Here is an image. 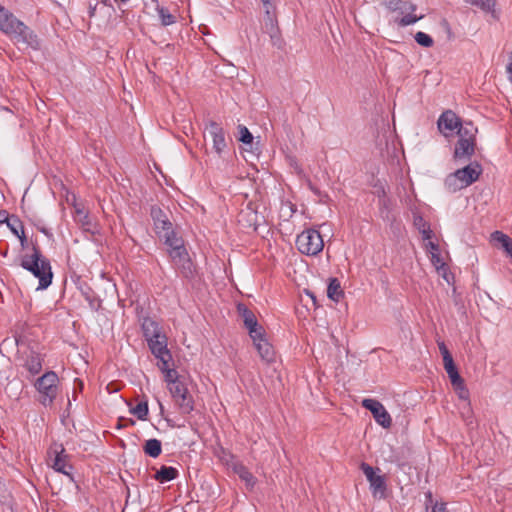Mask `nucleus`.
Instances as JSON below:
<instances>
[{"instance_id":"1","label":"nucleus","mask_w":512,"mask_h":512,"mask_svg":"<svg viewBox=\"0 0 512 512\" xmlns=\"http://www.w3.org/2000/svg\"><path fill=\"white\" fill-rule=\"evenodd\" d=\"M0 31L18 44L33 49L39 48V41L33 31L2 5H0Z\"/></svg>"},{"instance_id":"2","label":"nucleus","mask_w":512,"mask_h":512,"mask_svg":"<svg viewBox=\"0 0 512 512\" xmlns=\"http://www.w3.org/2000/svg\"><path fill=\"white\" fill-rule=\"evenodd\" d=\"M32 251L31 255H25L22 258L21 267L39 279L37 290L47 289L53 279L50 261L43 256L37 244L32 245Z\"/></svg>"},{"instance_id":"3","label":"nucleus","mask_w":512,"mask_h":512,"mask_svg":"<svg viewBox=\"0 0 512 512\" xmlns=\"http://www.w3.org/2000/svg\"><path fill=\"white\" fill-rule=\"evenodd\" d=\"M481 173V165L478 162H472L448 175L445 180V186L449 191L456 192L474 183Z\"/></svg>"},{"instance_id":"4","label":"nucleus","mask_w":512,"mask_h":512,"mask_svg":"<svg viewBox=\"0 0 512 512\" xmlns=\"http://www.w3.org/2000/svg\"><path fill=\"white\" fill-rule=\"evenodd\" d=\"M296 246L301 254L316 256L324 247L321 234L316 229H306L296 238Z\"/></svg>"},{"instance_id":"5","label":"nucleus","mask_w":512,"mask_h":512,"mask_svg":"<svg viewBox=\"0 0 512 512\" xmlns=\"http://www.w3.org/2000/svg\"><path fill=\"white\" fill-rule=\"evenodd\" d=\"M58 382V375L54 371H48L37 379L35 387L41 395L40 402L44 406L51 405L56 398Z\"/></svg>"},{"instance_id":"6","label":"nucleus","mask_w":512,"mask_h":512,"mask_svg":"<svg viewBox=\"0 0 512 512\" xmlns=\"http://www.w3.org/2000/svg\"><path fill=\"white\" fill-rule=\"evenodd\" d=\"M386 7L392 12H398L399 14L403 15L402 18H396L394 20V22L400 27H405L414 24L423 17H418L413 14V12L416 10V5L409 1L389 0L386 3Z\"/></svg>"},{"instance_id":"7","label":"nucleus","mask_w":512,"mask_h":512,"mask_svg":"<svg viewBox=\"0 0 512 512\" xmlns=\"http://www.w3.org/2000/svg\"><path fill=\"white\" fill-rule=\"evenodd\" d=\"M262 30L270 36L273 46L281 48L283 45V39L281 38L280 29L278 27V21L274 10H265L263 17Z\"/></svg>"},{"instance_id":"8","label":"nucleus","mask_w":512,"mask_h":512,"mask_svg":"<svg viewBox=\"0 0 512 512\" xmlns=\"http://www.w3.org/2000/svg\"><path fill=\"white\" fill-rule=\"evenodd\" d=\"M362 406L369 410L375 421L383 428H389L392 425V419L382 403L375 399H364Z\"/></svg>"},{"instance_id":"9","label":"nucleus","mask_w":512,"mask_h":512,"mask_svg":"<svg viewBox=\"0 0 512 512\" xmlns=\"http://www.w3.org/2000/svg\"><path fill=\"white\" fill-rule=\"evenodd\" d=\"M237 311L243 319L244 326L249 331L250 337L253 341H257L264 329L258 324L256 316L244 304H238Z\"/></svg>"},{"instance_id":"10","label":"nucleus","mask_w":512,"mask_h":512,"mask_svg":"<svg viewBox=\"0 0 512 512\" xmlns=\"http://www.w3.org/2000/svg\"><path fill=\"white\" fill-rule=\"evenodd\" d=\"M361 470L370 483V489L374 497H384L386 492V482L383 476L377 475L372 466L367 463L361 464Z\"/></svg>"},{"instance_id":"11","label":"nucleus","mask_w":512,"mask_h":512,"mask_svg":"<svg viewBox=\"0 0 512 512\" xmlns=\"http://www.w3.org/2000/svg\"><path fill=\"white\" fill-rule=\"evenodd\" d=\"M437 126L441 134L450 137L461 126V119L452 110H446L440 115Z\"/></svg>"},{"instance_id":"12","label":"nucleus","mask_w":512,"mask_h":512,"mask_svg":"<svg viewBox=\"0 0 512 512\" xmlns=\"http://www.w3.org/2000/svg\"><path fill=\"white\" fill-rule=\"evenodd\" d=\"M148 346L152 354L159 360L158 363H162L166 367V364H169L172 360L171 353L167 348V338L165 335L148 341Z\"/></svg>"},{"instance_id":"13","label":"nucleus","mask_w":512,"mask_h":512,"mask_svg":"<svg viewBox=\"0 0 512 512\" xmlns=\"http://www.w3.org/2000/svg\"><path fill=\"white\" fill-rule=\"evenodd\" d=\"M51 453L54 454L52 467L55 471L67 475L70 479L72 466L68 463V455L65 453V449L62 445L55 444L51 449Z\"/></svg>"},{"instance_id":"14","label":"nucleus","mask_w":512,"mask_h":512,"mask_svg":"<svg viewBox=\"0 0 512 512\" xmlns=\"http://www.w3.org/2000/svg\"><path fill=\"white\" fill-rule=\"evenodd\" d=\"M205 131L212 138L213 148L217 154H221L227 146L223 128L215 121H210Z\"/></svg>"},{"instance_id":"15","label":"nucleus","mask_w":512,"mask_h":512,"mask_svg":"<svg viewBox=\"0 0 512 512\" xmlns=\"http://www.w3.org/2000/svg\"><path fill=\"white\" fill-rule=\"evenodd\" d=\"M150 215L154 223L155 232L160 236L164 232L172 229V223L168 218L167 212L162 210L158 206H152L150 209Z\"/></svg>"},{"instance_id":"16","label":"nucleus","mask_w":512,"mask_h":512,"mask_svg":"<svg viewBox=\"0 0 512 512\" xmlns=\"http://www.w3.org/2000/svg\"><path fill=\"white\" fill-rule=\"evenodd\" d=\"M476 140L459 139L455 145L454 159L467 161L475 152Z\"/></svg>"},{"instance_id":"17","label":"nucleus","mask_w":512,"mask_h":512,"mask_svg":"<svg viewBox=\"0 0 512 512\" xmlns=\"http://www.w3.org/2000/svg\"><path fill=\"white\" fill-rule=\"evenodd\" d=\"M253 342L262 360L268 363L274 360V349L272 345L264 338V330L262 331V335H260L257 341Z\"/></svg>"},{"instance_id":"18","label":"nucleus","mask_w":512,"mask_h":512,"mask_svg":"<svg viewBox=\"0 0 512 512\" xmlns=\"http://www.w3.org/2000/svg\"><path fill=\"white\" fill-rule=\"evenodd\" d=\"M491 240L496 247L502 248L507 255L512 257V240L501 231H495L491 234Z\"/></svg>"},{"instance_id":"19","label":"nucleus","mask_w":512,"mask_h":512,"mask_svg":"<svg viewBox=\"0 0 512 512\" xmlns=\"http://www.w3.org/2000/svg\"><path fill=\"white\" fill-rule=\"evenodd\" d=\"M8 228L14 235H16L19 238L22 248L26 247L27 237L24 233L23 224L17 216H11V219L8 222Z\"/></svg>"},{"instance_id":"20","label":"nucleus","mask_w":512,"mask_h":512,"mask_svg":"<svg viewBox=\"0 0 512 512\" xmlns=\"http://www.w3.org/2000/svg\"><path fill=\"white\" fill-rule=\"evenodd\" d=\"M233 471L242 481L245 482L248 489H253L254 485L256 484V478L242 463H234Z\"/></svg>"},{"instance_id":"21","label":"nucleus","mask_w":512,"mask_h":512,"mask_svg":"<svg viewBox=\"0 0 512 512\" xmlns=\"http://www.w3.org/2000/svg\"><path fill=\"white\" fill-rule=\"evenodd\" d=\"M143 334L145 339L148 341L159 338L163 334L161 333L158 324L152 319H144L142 324Z\"/></svg>"},{"instance_id":"22","label":"nucleus","mask_w":512,"mask_h":512,"mask_svg":"<svg viewBox=\"0 0 512 512\" xmlns=\"http://www.w3.org/2000/svg\"><path fill=\"white\" fill-rule=\"evenodd\" d=\"M42 358L39 354L35 352H31L25 361V368L31 375H36L42 370Z\"/></svg>"},{"instance_id":"23","label":"nucleus","mask_w":512,"mask_h":512,"mask_svg":"<svg viewBox=\"0 0 512 512\" xmlns=\"http://www.w3.org/2000/svg\"><path fill=\"white\" fill-rule=\"evenodd\" d=\"M178 476V470L171 466H161L160 469L155 473L154 479L160 483H165L176 479Z\"/></svg>"},{"instance_id":"24","label":"nucleus","mask_w":512,"mask_h":512,"mask_svg":"<svg viewBox=\"0 0 512 512\" xmlns=\"http://www.w3.org/2000/svg\"><path fill=\"white\" fill-rule=\"evenodd\" d=\"M165 240V244L170 248L169 250H177L184 247L182 238L177 237L173 228L167 232H164L159 236Z\"/></svg>"},{"instance_id":"25","label":"nucleus","mask_w":512,"mask_h":512,"mask_svg":"<svg viewBox=\"0 0 512 512\" xmlns=\"http://www.w3.org/2000/svg\"><path fill=\"white\" fill-rule=\"evenodd\" d=\"M174 401L183 414H189L194 410L193 397L189 391L185 394H181L179 398H176Z\"/></svg>"},{"instance_id":"26","label":"nucleus","mask_w":512,"mask_h":512,"mask_svg":"<svg viewBox=\"0 0 512 512\" xmlns=\"http://www.w3.org/2000/svg\"><path fill=\"white\" fill-rule=\"evenodd\" d=\"M143 451L146 455L157 458L162 452L161 441L155 438L145 441Z\"/></svg>"},{"instance_id":"27","label":"nucleus","mask_w":512,"mask_h":512,"mask_svg":"<svg viewBox=\"0 0 512 512\" xmlns=\"http://www.w3.org/2000/svg\"><path fill=\"white\" fill-rule=\"evenodd\" d=\"M343 290L341 288L340 282L336 278L330 279V282L327 287V296L335 301L338 302L343 297Z\"/></svg>"},{"instance_id":"28","label":"nucleus","mask_w":512,"mask_h":512,"mask_svg":"<svg viewBox=\"0 0 512 512\" xmlns=\"http://www.w3.org/2000/svg\"><path fill=\"white\" fill-rule=\"evenodd\" d=\"M459 139H470L476 140L475 134L477 132V128L473 126L471 122H466L464 125L461 123V126L456 130Z\"/></svg>"},{"instance_id":"29","label":"nucleus","mask_w":512,"mask_h":512,"mask_svg":"<svg viewBox=\"0 0 512 512\" xmlns=\"http://www.w3.org/2000/svg\"><path fill=\"white\" fill-rule=\"evenodd\" d=\"M467 3H470L471 5L479 7L481 10L485 12H489L493 15L494 18H496L495 13V5L496 0H465Z\"/></svg>"},{"instance_id":"30","label":"nucleus","mask_w":512,"mask_h":512,"mask_svg":"<svg viewBox=\"0 0 512 512\" xmlns=\"http://www.w3.org/2000/svg\"><path fill=\"white\" fill-rule=\"evenodd\" d=\"M185 278H191L194 274V266L189 256L174 264Z\"/></svg>"},{"instance_id":"31","label":"nucleus","mask_w":512,"mask_h":512,"mask_svg":"<svg viewBox=\"0 0 512 512\" xmlns=\"http://www.w3.org/2000/svg\"><path fill=\"white\" fill-rule=\"evenodd\" d=\"M157 366L164 373L165 381L171 386L174 382L179 381L178 373L175 369H170L169 364L166 367L162 363H158Z\"/></svg>"},{"instance_id":"32","label":"nucleus","mask_w":512,"mask_h":512,"mask_svg":"<svg viewBox=\"0 0 512 512\" xmlns=\"http://www.w3.org/2000/svg\"><path fill=\"white\" fill-rule=\"evenodd\" d=\"M156 10L158 12V15L161 20V24L163 26H168V25L175 23V21H176L175 16L172 15L167 8H165L163 6H157Z\"/></svg>"},{"instance_id":"33","label":"nucleus","mask_w":512,"mask_h":512,"mask_svg":"<svg viewBox=\"0 0 512 512\" xmlns=\"http://www.w3.org/2000/svg\"><path fill=\"white\" fill-rule=\"evenodd\" d=\"M148 411L147 401L138 403L134 408L130 410V412L134 414L139 420H146Z\"/></svg>"},{"instance_id":"34","label":"nucleus","mask_w":512,"mask_h":512,"mask_svg":"<svg viewBox=\"0 0 512 512\" xmlns=\"http://www.w3.org/2000/svg\"><path fill=\"white\" fill-rule=\"evenodd\" d=\"M415 38V41L420 45V46H423V47H426V48H429V47H432L433 44H434V41L432 39V37L424 32H417L414 36Z\"/></svg>"},{"instance_id":"35","label":"nucleus","mask_w":512,"mask_h":512,"mask_svg":"<svg viewBox=\"0 0 512 512\" xmlns=\"http://www.w3.org/2000/svg\"><path fill=\"white\" fill-rule=\"evenodd\" d=\"M169 391L175 400L176 398H179L181 394H185L188 392L187 387L179 380L177 382H174L171 386H169Z\"/></svg>"},{"instance_id":"36","label":"nucleus","mask_w":512,"mask_h":512,"mask_svg":"<svg viewBox=\"0 0 512 512\" xmlns=\"http://www.w3.org/2000/svg\"><path fill=\"white\" fill-rule=\"evenodd\" d=\"M169 255L174 264H176L177 262H181V260L189 256L185 247H182L177 250H169Z\"/></svg>"},{"instance_id":"37","label":"nucleus","mask_w":512,"mask_h":512,"mask_svg":"<svg viewBox=\"0 0 512 512\" xmlns=\"http://www.w3.org/2000/svg\"><path fill=\"white\" fill-rule=\"evenodd\" d=\"M238 129L240 133L239 141L244 144H251L253 142V135L250 133L248 128L244 125H239Z\"/></svg>"},{"instance_id":"38","label":"nucleus","mask_w":512,"mask_h":512,"mask_svg":"<svg viewBox=\"0 0 512 512\" xmlns=\"http://www.w3.org/2000/svg\"><path fill=\"white\" fill-rule=\"evenodd\" d=\"M454 390L456 391L458 397L462 400H468L469 398V391L465 386V383L462 385L454 387Z\"/></svg>"},{"instance_id":"39","label":"nucleus","mask_w":512,"mask_h":512,"mask_svg":"<svg viewBox=\"0 0 512 512\" xmlns=\"http://www.w3.org/2000/svg\"><path fill=\"white\" fill-rule=\"evenodd\" d=\"M431 260L435 267L440 270L446 271L445 264L442 262L438 253L431 252Z\"/></svg>"},{"instance_id":"40","label":"nucleus","mask_w":512,"mask_h":512,"mask_svg":"<svg viewBox=\"0 0 512 512\" xmlns=\"http://www.w3.org/2000/svg\"><path fill=\"white\" fill-rule=\"evenodd\" d=\"M449 376V379L451 381V384L454 387L462 385L464 383L463 378L460 376L459 372L452 373Z\"/></svg>"},{"instance_id":"41","label":"nucleus","mask_w":512,"mask_h":512,"mask_svg":"<svg viewBox=\"0 0 512 512\" xmlns=\"http://www.w3.org/2000/svg\"><path fill=\"white\" fill-rule=\"evenodd\" d=\"M414 226L420 231L421 228L423 229L424 227L426 228L427 226H429V224L423 219L422 216L420 215H415L414 216Z\"/></svg>"},{"instance_id":"42","label":"nucleus","mask_w":512,"mask_h":512,"mask_svg":"<svg viewBox=\"0 0 512 512\" xmlns=\"http://www.w3.org/2000/svg\"><path fill=\"white\" fill-rule=\"evenodd\" d=\"M134 424H135V421L133 419H126V418L121 417L117 421L116 428L121 429V428L127 427L129 425H134Z\"/></svg>"},{"instance_id":"43","label":"nucleus","mask_w":512,"mask_h":512,"mask_svg":"<svg viewBox=\"0 0 512 512\" xmlns=\"http://www.w3.org/2000/svg\"><path fill=\"white\" fill-rule=\"evenodd\" d=\"M421 234H422V237L424 240H428V239H431L432 238V230L430 229V225L427 226L426 228L424 227L423 229L421 228V230L419 231Z\"/></svg>"},{"instance_id":"44","label":"nucleus","mask_w":512,"mask_h":512,"mask_svg":"<svg viewBox=\"0 0 512 512\" xmlns=\"http://www.w3.org/2000/svg\"><path fill=\"white\" fill-rule=\"evenodd\" d=\"M10 219H11V216L8 215L7 211L0 210V224L6 223L8 225V222Z\"/></svg>"},{"instance_id":"45","label":"nucleus","mask_w":512,"mask_h":512,"mask_svg":"<svg viewBox=\"0 0 512 512\" xmlns=\"http://www.w3.org/2000/svg\"><path fill=\"white\" fill-rule=\"evenodd\" d=\"M432 512H447L445 504L435 503V505L432 507Z\"/></svg>"},{"instance_id":"46","label":"nucleus","mask_w":512,"mask_h":512,"mask_svg":"<svg viewBox=\"0 0 512 512\" xmlns=\"http://www.w3.org/2000/svg\"><path fill=\"white\" fill-rule=\"evenodd\" d=\"M438 347H439V350H440V353H441L442 357L447 355V354H451L444 342L438 343Z\"/></svg>"},{"instance_id":"47","label":"nucleus","mask_w":512,"mask_h":512,"mask_svg":"<svg viewBox=\"0 0 512 512\" xmlns=\"http://www.w3.org/2000/svg\"><path fill=\"white\" fill-rule=\"evenodd\" d=\"M443 363H444V367H446L448 365H451V364H454L452 355L451 354H447V355L443 356Z\"/></svg>"},{"instance_id":"48","label":"nucleus","mask_w":512,"mask_h":512,"mask_svg":"<svg viewBox=\"0 0 512 512\" xmlns=\"http://www.w3.org/2000/svg\"><path fill=\"white\" fill-rule=\"evenodd\" d=\"M508 79L512 83V52L510 54V62L507 65Z\"/></svg>"},{"instance_id":"49","label":"nucleus","mask_w":512,"mask_h":512,"mask_svg":"<svg viewBox=\"0 0 512 512\" xmlns=\"http://www.w3.org/2000/svg\"><path fill=\"white\" fill-rule=\"evenodd\" d=\"M444 368H445V370H446V372H447V374H448V375H450V374L455 373V372H457V371H458V370H457V367H456V365H455V363H454V364H451V365H448V366H446V367H444Z\"/></svg>"},{"instance_id":"50","label":"nucleus","mask_w":512,"mask_h":512,"mask_svg":"<svg viewBox=\"0 0 512 512\" xmlns=\"http://www.w3.org/2000/svg\"><path fill=\"white\" fill-rule=\"evenodd\" d=\"M427 247L430 249V253L431 252H435V253H438V250H439V246L438 244L434 243V242H429L427 244Z\"/></svg>"},{"instance_id":"51","label":"nucleus","mask_w":512,"mask_h":512,"mask_svg":"<svg viewBox=\"0 0 512 512\" xmlns=\"http://www.w3.org/2000/svg\"><path fill=\"white\" fill-rule=\"evenodd\" d=\"M261 2L263 3L265 10H267V9L274 10L273 6L271 4V0H261Z\"/></svg>"},{"instance_id":"52","label":"nucleus","mask_w":512,"mask_h":512,"mask_svg":"<svg viewBox=\"0 0 512 512\" xmlns=\"http://www.w3.org/2000/svg\"><path fill=\"white\" fill-rule=\"evenodd\" d=\"M306 294L313 300V303L315 304L316 303L315 295L310 291H306Z\"/></svg>"},{"instance_id":"53","label":"nucleus","mask_w":512,"mask_h":512,"mask_svg":"<svg viewBox=\"0 0 512 512\" xmlns=\"http://www.w3.org/2000/svg\"><path fill=\"white\" fill-rule=\"evenodd\" d=\"M426 498L428 499L429 502L432 503V494H431V492L426 493Z\"/></svg>"},{"instance_id":"54","label":"nucleus","mask_w":512,"mask_h":512,"mask_svg":"<svg viewBox=\"0 0 512 512\" xmlns=\"http://www.w3.org/2000/svg\"><path fill=\"white\" fill-rule=\"evenodd\" d=\"M75 382H77V383H78L79 390L81 391V390H82V388H83V383H82V381H80V380L76 379V381H75Z\"/></svg>"},{"instance_id":"55","label":"nucleus","mask_w":512,"mask_h":512,"mask_svg":"<svg viewBox=\"0 0 512 512\" xmlns=\"http://www.w3.org/2000/svg\"><path fill=\"white\" fill-rule=\"evenodd\" d=\"M94 11H95V6L94 7L90 6V16L94 15Z\"/></svg>"},{"instance_id":"56","label":"nucleus","mask_w":512,"mask_h":512,"mask_svg":"<svg viewBox=\"0 0 512 512\" xmlns=\"http://www.w3.org/2000/svg\"><path fill=\"white\" fill-rule=\"evenodd\" d=\"M110 0H101L104 5H108Z\"/></svg>"},{"instance_id":"57","label":"nucleus","mask_w":512,"mask_h":512,"mask_svg":"<svg viewBox=\"0 0 512 512\" xmlns=\"http://www.w3.org/2000/svg\"><path fill=\"white\" fill-rule=\"evenodd\" d=\"M73 399L76 400V390L74 389V392H73Z\"/></svg>"}]
</instances>
